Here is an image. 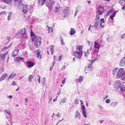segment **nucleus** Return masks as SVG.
Wrapping results in <instances>:
<instances>
[{
  "instance_id": "nucleus-64",
  "label": "nucleus",
  "mask_w": 125,
  "mask_h": 125,
  "mask_svg": "<svg viewBox=\"0 0 125 125\" xmlns=\"http://www.w3.org/2000/svg\"><path fill=\"white\" fill-rule=\"evenodd\" d=\"M122 10H125V4L124 5L122 8Z\"/></svg>"
},
{
  "instance_id": "nucleus-47",
  "label": "nucleus",
  "mask_w": 125,
  "mask_h": 125,
  "mask_svg": "<svg viewBox=\"0 0 125 125\" xmlns=\"http://www.w3.org/2000/svg\"><path fill=\"white\" fill-rule=\"evenodd\" d=\"M74 103L75 104H78L79 102L78 100L77 99H76L74 100Z\"/></svg>"
},
{
  "instance_id": "nucleus-61",
  "label": "nucleus",
  "mask_w": 125,
  "mask_h": 125,
  "mask_svg": "<svg viewBox=\"0 0 125 125\" xmlns=\"http://www.w3.org/2000/svg\"><path fill=\"white\" fill-rule=\"evenodd\" d=\"M125 36V33L123 34L121 36V38L122 39H123Z\"/></svg>"
},
{
  "instance_id": "nucleus-50",
  "label": "nucleus",
  "mask_w": 125,
  "mask_h": 125,
  "mask_svg": "<svg viewBox=\"0 0 125 125\" xmlns=\"http://www.w3.org/2000/svg\"><path fill=\"white\" fill-rule=\"evenodd\" d=\"M88 70L90 71L91 72L92 71L93 69V67H91L90 68H88Z\"/></svg>"
},
{
  "instance_id": "nucleus-6",
  "label": "nucleus",
  "mask_w": 125,
  "mask_h": 125,
  "mask_svg": "<svg viewBox=\"0 0 125 125\" xmlns=\"http://www.w3.org/2000/svg\"><path fill=\"white\" fill-rule=\"evenodd\" d=\"M70 9L69 7H66L63 10V12L64 14H66V15H68L70 14Z\"/></svg>"
},
{
  "instance_id": "nucleus-38",
  "label": "nucleus",
  "mask_w": 125,
  "mask_h": 125,
  "mask_svg": "<svg viewBox=\"0 0 125 125\" xmlns=\"http://www.w3.org/2000/svg\"><path fill=\"white\" fill-rule=\"evenodd\" d=\"M0 55L1 58L3 59H5V58L6 57V56L4 54H1Z\"/></svg>"
},
{
  "instance_id": "nucleus-18",
  "label": "nucleus",
  "mask_w": 125,
  "mask_h": 125,
  "mask_svg": "<svg viewBox=\"0 0 125 125\" xmlns=\"http://www.w3.org/2000/svg\"><path fill=\"white\" fill-rule=\"evenodd\" d=\"M80 116V114L79 112L77 110L75 111V118H77L78 117H79Z\"/></svg>"
},
{
  "instance_id": "nucleus-46",
  "label": "nucleus",
  "mask_w": 125,
  "mask_h": 125,
  "mask_svg": "<svg viewBox=\"0 0 125 125\" xmlns=\"http://www.w3.org/2000/svg\"><path fill=\"white\" fill-rule=\"evenodd\" d=\"M62 59V56L61 55H60L59 56L58 59V61H60Z\"/></svg>"
},
{
  "instance_id": "nucleus-2",
  "label": "nucleus",
  "mask_w": 125,
  "mask_h": 125,
  "mask_svg": "<svg viewBox=\"0 0 125 125\" xmlns=\"http://www.w3.org/2000/svg\"><path fill=\"white\" fill-rule=\"evenodd\" d=\"M55 3V1L53 0H48L45 2L46 5L48 8V12H52L53 8V6Z\"/></svg>"
},
{
  "instance_id": "nucleus-20",
  "label": "nucleus",
  "mask_w": 125,
  "mask_h": 125,
  "mask_svg": "<svg viewBox=\"0 0 125 125\" xmlns=\"http://www.w3.org/2000/svg\"><path fill=\"white\" fill-rule=\"evenodd\" d=\"M118 68V67L115 68L113 70L112 73L113 75H114L115 74Z\"/></svg>"
},
{
  "instance_id": "nucleus-58",
  "label": "nucleus",
  "mask_w": 125,
  "mask_h": 125,
  "mask_svg": "<svg viewBox=\"0 0 125 125\" xmlns=\"http://www.w3.org/2000/svg\"><path fill=\"white\" fill-rule=\"evenodd\" d=\"M66 79V78H65L62 81V84H64L65 82V79Z\"/></svg>"
},
{
  "instance_id": "nucleus-17",
  "label": "nucleus",
  "mask_w": 125,
  "mask_h": 125,
  "mask_svg": "<svg viewBox=\"0 0 125 125\" xmlns=\"http://www.w3.org/2000/svg\"><path fill=\"white\" fill-rule=\"evenodd\" d=\"M18 32L21 33H21L24 35L25 33V28H24L22 29H21Z\"/></svg>"
},
{
  "instance_id": "nucleus-56",
  "label": "nucleus",
  "mask_w": 125,
  "mask_h": 125,
  "mask_svg": "<svg viewBox=\"0 0 125 125\" xmlns=\"http://www.w3.org/2000/svg\"><path fill=\"white\" fill-rule=\"evenodd\" d=\"M100 21L101 22L104 23V19L103 18H102L100 19Z\"/></svg>"
},
{
  "instance_id": "nucleus-63",
  "label": "nucleus",
  "mask_w": 125,
  "mask_h": 125,
  "mask_svg": "<svg viewBox=\"0 0 125 125\" xmlns=\"http://www.w3.org/2000/svg\"><path fill=\"white\" fill-rule=\"evenodd\" d=\"M66 67L65 65H64L63 67V68H62V70H64L65 68H66Z\"/></svg>"
},
{
  "instance_id": "nucleus-43",
  "label": "nucleus",
  "mask_w": 125,
  "mask_h": 125,
  "mask_svg": "<svg viewBox=\"0 0 125 125\" xmlns=\"http://www.w3.org/2000/svg\"><path fill=\"white\" fill-rule=\"evenodd\" d=\"M5 111L6 113L10 116V117L12 115L10 113V112L7 111L6 110H5Z\"/></svg>"
},
{
  "instance_id": "nucleus-62",
  "label": "nucleus",
  "mask_w": 125,
  "mask_h": 125,
  "mask_svg": "<svg viewBox=\"0 0 125 125\" xmlns=\"http://www.w3.org/2000/svg\"><path fill=\"white\" fill-rule=\"evenodd\" d=\"M43 83H44H44L45 82V78H43Z\"/></svg>"
},
{
  "instance_id": "nucleus-9",
  "label": "nucleus",
  "mask_w": 125,
  "mask_h": 125,
  "mask_svg": "<svg viewBox=\"0 0 125 125\" xmlns=\"http://www.w3.org/2000/svg\"><path fill=\"white\" fill-rule=\"evenodd\" d=\"M19 51V50H14L12 52V56L13 57H15L16 56L17 54H18V52Z\"/></svg>"
},
{
  "instance_id": "nucleus-21",
  "label": "nucleus",
  "mask_w": 125,
  "mask_h": 125,
  "mask_svg": "<svg viewBox=\"0 0 125 125\" xmlns=\"http://www.w3.org/2000/svg\"><path fill=\"white\" fill-rule=\"evenodd\" d=\"M117 102H112L110 104V105L111 106L115 107L117 105Z\"/></svg>"
},
{
  "instance_id": "nucleus-16",
  "label": "nucleus",
  "mask_w": 125,
  "mask_h": 125,
  "mask_svg": "<svg viewBox=\"0 0 125 125\" xmlns=\"http://www.w3.org/2000/svg\"><path fill=\"white\" fill-rule=\"evenodd\" d=\"M120 87L121 91L124 92L125 91V85H121L120 86Z\"/></svg>"
},
{
  "instance_id": "nucleus-33",
  "label": "nucleus",
  "mask_w": 125,
  "mask_h": 125,
  "mask_svg": "<svg viewBox=\"0 0 125 125\" xmlns=\"http://www.w3.org/2000/svg\"><path fill=\"white\" fill-rule=\"evenodd\" d=\"M66 99L65 98H64L62 99L60 101V103L61 104V103H65L66 102Z\"/></svg>"
},
{
  "instance_id": "nucleus-53",
  "label": "nucleus",
  "mask_w": 125,
  "mask_h": 125,
  "mask_svg": "<svg viewBox=\"0 0 125 125\" xmlns=\"http://www.w3.org/2000/svg\"><path fill=\"white\" fill-rule=\"evenodd\" d=\"M38 77H39L38 78V80L39 83H40V75H38Z\"/></svg>"
},
{
  "instance_id": "nucleus-60",
  "label": "nucleus",
  "mask_w": 125,
  "mask_h": 125,
  "mask_svg": "<svg viewBox=\"0 0 125 125\" xmlns=\"http://www.w3.org/2000/svg\"><path fill=\"white\" fill-rule=\"evenodd\" d=\"M108 97V95H107L105 97H104V100H105L106 98H107Z\"/></svg>"
},
{
  "instance_id": "nucleus-31",
  "label": "nucleus",
  "mask_w": 125,
  "mask_h": 125,
  "mask_svg": "<svg viewBox=\"0 0 125 125\" xmlns=\"http://www.w3.org/2000/svg\"><path fill=\"white\" fill-rule=\"evenodd\" d=\"M119 3L120 5H122L125 3V0H119Z\"/></svg>"
},
{
  "instance_id": "nucleus-12",
  "label": "nucleus",
  "mask_w": 125,
  "mask_h": 125,
  "mask_svg": "<svg viewBox=\"0 0 125 125\" xmlns=\"http://www.w3.org/2000/svg\"><path fill=\"white\" fill-rule=\"evenodd\" d=\"M42 43V42H41V43H40V41L39 40H36L35 42V43H34V45L36 46L37 48H38L39 47V46H38V44L40 45V44H41Z\"/></svg>"
},
{
  "instance_id": "nucleus-45",
  "label": "nucleus",
  "mask_w": 125,
  "mask_h": 125,
  "mask_svg": "<svg viewBox=\"0 0 125 125\" xmlns=\"http://www.w3.org/2000/svg\"><path fill=\"white\" fill-rule=\"evenodd\" d=\"M81 109L82 110V111H84V110H85V107L84 106V105H83L82 106H81Z\"/></svg>"
},
{
  "instance_id": "nucleus-23",
  "label": "nucleus",
  "mask_w": 125,
  "mask_h": 125,
  "mask_svg": "<svg viewBox=\"0 0 125 125\" xmlns=\"http://www.w3.org/2000/svg\"><path fill=\"white\" fill-rule=\"evenodd\" d=\"M102 10H101L100 9H99L98 10V12L99 15H101L103 14V12L104 10H103V9L102 8Z\"/></svg>"
},
{
  "instance_id": "nucleus-29",
  "label": "nucleus",
  "mask_w": 125,
  "mask_h": 125,
  "mask_svg": "<svg viewBox=\"0 0 125 125\" xmlns=\"http://www.w3.org/2000/svg\"><path fill=\"white\" fill-rule=\"evenodd\" d=\"M18 47L19 48H20V49H22L24 48L23 45H22L21 44H19L18 45Z\"/></svg>"
},
{
  "instance_id": "nucleus-8",
  "label": "nucleus",
  "mask_w": 125,
  "mask_h": 125,
  "mask_svg": "<svg viewBox=\"0 0 125 125\" xmlns=\"http://www.w3.org/2000/svg\"><path fill=\"white\" fill-rule=\"evenodd\" d=\"M34 52L35 53H36L38 58H39V59H40L41 58L42 55H40V50H36Z\"/></svg>"
},
{
  "instance_id": "nucleus-49",
  "label": "nucleus",
  "mask_w": 125,
  "mask_h": 125,
  "mask_svg": "<svg viewBox=\"0 0 125 125\" xmlns=\"http://www.w3.org/2000/svg\"><path fill=\"white\" fill-rule=\"evenodd\" d=\"M121 82L119 81H118L117 82V86H119L120 87V86H121L122 85L121 84Z\"/></svg>"
},
{
  "instance_id": "nucleus-34",
  "label": "nucleus",
  "mask_w": 125,
  "mask_h": 125,
  "mask_svg": "<svg viewBox=\"0 0 125 125\" xmlns=\"http://www.w3.org/2000/svg\"><path fill=\"white\" fill-rule=\"evenodd\" d=\"M77 48L78 50L80 51L82 49L83 47L82 46L79 45L77 46Z\"/></svg>"
},
{
  "instance_id": "nucleus-26",
  "label": "nucleus",
  "mask_w": 125,
  "mask_h": 125,
  "mask_svg": "<svg viewBox=\"0 0 125 125\" xmlns=\"http://www.w3.org/2000/svg\"><path fill=\"white\" fill-rule=\"evenodd\" d=\"M83 54V52L82 51H79L78 52V58L80 59L82 57Z\"/></svg>"
},
{
  "instance_id": "nucleus-15",
  "label": "nucleus",
  "mask_w": 125,
  "mask_h": 125,
  "mask_svg": "<svg viewBox=\"0 0 125 125\" xmlns=\"http://www.w3.org/2000/svg\"><path fill=\"white\" fill-rule=\"evenodd\" d=\"M3 1L8 4L10 5L12 2V0H4Z\"/></svg>"
},
{
  "instance_id": "nucleus-25",
  "label": "nucleus",
  "mask_w": 125,
  "mask_h": 125,
  "mask_svg": "<svg viewBox=\"0 0 125 125\" xmlns=\"http://www.w3.org/2000/svg\"><path fill=\"white\" fill-rule=\"evenodd\" d=\"M99 21L98 20H95V24L94 25V27H97L99 23Z\"/></svg>"
},
{
  "instance_id": "nucleus-51",
  "label": "nucleus",
  "mask_w": 125,
  "mask_h": 125,
  "mask_svg": "<svg viewBox=\"0 0 125 125\" xmlns=\"http://www.w3.org/2000/svg\"><path fill=\"white\" fill-rule=\"evenodd\" d=\"M6 11H2L0 12V15L2 14H5V13H6Z\"/></svg>"
},
{
  "instance_id": "nucleus-13",
  "label": "nucleus",
  "mask_w": 125,
  "mask_h": 125,
  "mask_svg": "<svg viewBox=\"0 0 125 125\" xmlns=\"http://www.w3.org/2000/svg\"><path fill=\"white\" fill-rule=\"evenodd\" d=\"M94 47L95 48H97V49H99L100 48V45L98 42H95Z\"/></svg>"
},
{
  "instance_id": "nucleus-55",
  "label": "nucleus",
  "mask_w": 125,
  "mask_h": 125,
  "mask_svg": "<svg viewBox=\"0 0 125 125\" xmlns=\"http://www.w3.org/2000/svg\"><path fill=\"white\" fill-rule=\"evenodd\" d=\"M92 65H93L92 64H91L89 63L87 66L88 68L93 67V66H92Z\"/></svg>"
},
{
  "instance_id": "nucleus-27",
  "label": "nucleus",
  "mask_w": 125,
  "mask_h": 125,
  "mask_svg": "<svg viewBox=\"0 0 125 125\" xmlns=\"http://www.w3.org/2000/svg\"><path fill=\"white\" fill-rule=\"evenodd\" d=\"M116 13V12H113V14L111 15L110 18L111 20H114L113 17L115 16Z\"/></svg>"
},
{
  "instance_id": "nucleus-30",
  "label": "nucleus",
  "mask_w": 125,
  "mask_h": 125,
  "mask_svg": "<svg viewBox=\"0 0 125 125\" xmlns=\"http://www.w3.org/2000/svg\"><path fill=\"white\" fill-rule=\"evenodd\" d=\"M59 11V8H58V7H56L54 10L55 12L56 13H57V12H58Z\"/></svg>"
},
{
  "instance_id": "nucleus-1",
  "label": "nucleus",
  "mask_w": 125,
  "mask_h": 125,
  "mask_svg": "<svg viewBox=\"0 0 125 125\" xmlns=\"http://www.w3.org/2000/svg\"><path fill=\"white\" fill-rule=\"evenodd\" d=\"M116 77L120 78L122 80H125V73L123 68H119L117 72Z\"/></svg>"
},
{
  "instance_id": "nucleus-28",
  "label": "nucleus",
  "mask_w": 125,
  "mask_h": 125,
  "mask_svg": "<svg viewBox=\"0 0 125 125\" xmlns=\"http://www.w3.org/2000/svg\"><path fill=\"white\" fill-rule=\"evenodd\" d=\"M24 35V34H22L21 33H21H19V32H18V33H17V35L19 37L23 38V36Z\"/></svg>"
},
{
  "instance_id": "nucleus-10",
  "label": "nucleus",
  "mask_w": 125,
  "mask_h": 125,
  "mask_svg": "<svg viewBox=\"0 0 125 125\" xmlns=\"http://www.w3.org/2000/svg\"><path fill=\"white\" fill-rule=\"evenodd\" d=\"M45 1V0H38V3L39 5H41L42 6L44 5Z\"/></svg>"
},
{
  "instance_id": "nucleus-57",
  "label": "nucleus",
  "mask_w": 125,
  "mask_h": 125,
  "mask_svg": "<svg viewBox=\"0 0 125 125\" xmlns=\"http://www.w3.org/2000/svg\"><path fill=\"white\" fill-rule=\"evenodd\" d=\"M9 48V47L8 46H6V47H4L3 48V50H6V49H8V48Z\"/></svg>"
},
{
  "instance_id": "nucleus-42",
  "label": "nucleus",
  "mask_w": 125,
  "mask_h": 125,
  "mask_svg": "<svg viewBox=\"0 0 125 125\" xmlns=\"http://www.w3.org/2000/svg\"><path fill=\"white\" fill-rule=\"evenodd\" d=\"M31 36L32 37H35V35L34 33L32 31H31Z\"/></svg>"
},
{
  "instance_id": "nucleus-19",
  "label": "nucleus",
  "mask_w": 125,
  "mask_h": 125,
  "mask_svg": "<svg viewBox=\"0 0 125 125\" xmlns=\"http://www.w3.org/2000/svg\"><path fill=\"white\" fill-rule=\"evenodd\" d=\"M75 31L73 28H71L70 32V34L71 35H73L75 33Z\"/></svg>"
},
{
  "instance_id": "nucleus-22",
  "label": "nucleus",
  "mask_w": 125,
  "mask_h": 125,
  "mask_svg": "<svg viewBox=\"0 0 125 125\" xmlns=\"http://www.w3.org/2000/svg\"><path fill=\"white\" fill-rule=\"evenodd\" d=\"M83 77L82 76H80L78 78V79H77L76 80V81H77L78 80V81H79V82H81L83 81Z\"/></svg>"
},
{
  "instance_id": "nucleus-59",
  "label": "nucleus",
  "mask_w": 125,
  "mask_h": 125,
  "mask_svg": "<svg viewBox=\"0 0 125 125\" xmlns=\"http://www.w3.org/2000/svg\"><path fill=\"white\" fill-rule=\"evenodd\" d=\"M56 115L58 117H60L61 116V115L59 113H58V114Z\"/></svg>"
},
{
  "instance_id": "nucleus-11",
  "label": "nucleus",
  "mask_w": 125,
  "mask_h": 125,
  "mask_svg": "<svg viewBox=\"0 0 125 125\" xmlns=\"http://www.w3.org/2000/svg\"><path fill=\"white\" fill-rule=\"evenodd\" d=\"M7 75H8L6 73L3 74L0 78V82L5 79L6 78Z\"/></svg>"
},
{
  "instance_id": "nucleus-44",
  "label": "nucleus",
  "mask_w": 125,
  "mask_h": 125,
  "mask_svg": "<svg viewBox=\"0 0 125 125\" xmlns=\"http://www.w3.org/2000/svg\"><path fill=\"white\" fill-rule=\"evenodd\" d=\"M110 102V100L109 99H107L105 101V102L107 104L109 103Z\"/></svg>"
},
{
  "instance_id": "nucleus-35",
  "label": "nucleus",
  "mask_w": 125,
  "mask_h": 125,
  "mask_svg": "<svg viewBox=\"0 0 125 125\" xmlns=\"http://www.w3.org/2000/svg\"><path fill=\"white\" fill-rule=\"evenodd\" d=\"M33 78V76L32 75H29V82H31V79H32Z\"/></svg>"
},
{
  "instance_id": "nucleus-48",
  "label": "nucleus",
  "mask_w": 125,
  "mask_h": 125,
  "mask_svg": "<svg viewBox=\"0 0 125 125\" xmlns=\"http://www.w3.org/2000/svg\"><path fill=\"white\" fill-rule=\"evenodd\" d=\"M17 84V83H15V81H13L12 82V83H11V85H15Z\"/></svg>"
},
{
  "instance_id": "nucleus-54",
  "label": "nucleus",
  "mask_w": 125,
  "mask_h": 125,
  "mask_svg": "<svg viewBox=\"0 0 125 125\" xmlns=\"http://www.w3.org/2000/svg\"><path fill=\"white\" fill-rule=\"evenodd\" d=\"M89 61H90L91 63H90L91 64H92V65H93V63H94V60H89Z\"/></svg>"
},
{
  "instance_id": "nucleus-39",
  "label": "nucleus",
  "mask_w": 125,
  "mask_h": 125,
  "mask_svg": "<svg viewBox=\"0 0 125 125\" xmlns=\"http://www.w3.org/2000/svg\"><path fill=\"white\" fill-rule=\"evenodd\" d=\"M78 11L79 10H78V8H76L75 13L74 15V17H75Z\"/></svg>"
},
{
  "instance_id": "nucleus-40",
  "label": "nucleus",
  "mask_w": 125,
  "mask_h": 125,
  "mask_svg": "<svg viewBox=\"0 0 125 125\" xmlns=\"http://www.w3.org/2000/svg\"><path fill=\"white\" fill-rule=\"evenodd\" d=\"M54 46L53 45H51L49 47V48L51 50V51H53L54 50Z\"/></svg>"
},
{
  "instance_id": "nucleus-24",
  "label": "nucleus",
  "mask_w": 125,
  "mask_h": 125,
  "mask_svg": "<svg viewBox=\"0 0 125 125\" xmlns=\"http://www.w3.org/2000/svg\"><path fill=\"white\" fill-rule=\"evenodd\" d=\"M114 11V10L113 9H111L108 12L106 13V16H109L110 14L111 13H112Z\"/></svg>"
},
{
  "instance_id": "nucleus-36",
  "label": "nucleus",
  "mask_w": 125,
  "mask_h": 125,
  "mask_svg": "<svg viewBox=\"0 0 125 125\" xmlns=\"http://www.w3.org/2000/svg\"><path fill=\"white\" fill-rule=\"evenodd\" d=\"M60 39L61 42V44L62 45H63L64 44V42L63 41V39L62 37L61 36L60 37Z\"/></svg>"
},
{
  "instance_id": "nucleus-4",
  "label": "nucleus",
  "mask_w": 125,
  "mask_h": 125,
  "mask_svg": "<svg viewBox=\"0 0 125 125\" xmlns=\"http://www.w3.org/2000/svg\"><path fill=\"white\" fill-rule=\"evenodd\" d=\"M24 60V58L20 56L17 57L14 60L15 62H20Z\"/></svg>"
},
{
  "instance_id": "nucleus-41",
  "label": "nucleus",
  "mask_w": 125,
  "mask_h": 125,
  "mask_svg": "<svg viewBox=\"0 0 125 125\" xmlns=\"http://www.w3.org/2000/svg\"><path fill=\"white\" fill-rule=\"evenodd\" d=\"M96 18H95V20H98L99 21V17L98 15V14H96Z\"/></svg>"
},
{
  "instance_id": "nucleus-5",
  "label": "nucleus",
  "mask_w": 125,
  "mask_h": 125,
  "mask_svg": "<svg viewBox=\"0 0 125 125\" xmlns=\"http://www.w3.org/2000/svg\"><path fill=\"white\" fill-rule=\"evenodd\" d=\"M119 65L123 67L125 65V57H124L121 60L119 63Z\"/></svg>"
},
{
  "instance_id": "nucleus-7",
  "label": "nucleus",
  "mask_w": 125,
  "mask_h": 125,
  "mask_svg": "<svg viewBox=\"0 0 125 125\" xmlns=\"http://www.w3.org/2000/svg\"><path fill=\"white\" fill-rule=\"evenodd\" d=\"M27 66L29 68H30L33 66L35 64L34 63L31 61H28L26 62Z\"/></svg>"
},
{
  "instance_id": "nucleus-3",
  "label": "nucleus",
  "mask_w": 125,
  "mask_h": 125,
  "mask_svg": "<svg viewBox=\"0 0 125 125\" xmlns=\"http://www.w3.org/2000/svg\"><path fill=\"white\" fill-rule=\"evenodd\" d=\"M22 1L19 2L18 4L19 7H22V11L24 14L26 13L28 11L27 5L26 4H23L22 3Z\"/></svg>"
},
{
  "instance_id": "nucleus-37",
  "label": "nucleus",
  "mask_w": 125,
  "mask_h": 125,
  "mask_svg": "<svg viewBox=\"0 0 125 125\" xmlns=\"http://www.w3.org/2000/svg\"><path fill=\"white\" fill-rule=\"evenodd\" d=\"M82 112L83 115V116L85 117H87V115H86V112L85 110H83L82 111Z\"/></svg>"
},
{
  "instance_id": "nucleus-52",
  "label": "nucleus",
  "mask_w": 125,
  "mask_h": 125,
  "mask_svg": "<svg viewBox=\"0 0 125 125\" xmlns=\"http://www.w3.org/2000/svg\"><path fill=\"white\" fill-rule=\"evenodd\" d=\"M104 23L103 22H100V25L102 27V28L104 27Z\"/></svg>"
},
{
  "instance_id": "nucleus-14",
  "label": "nucleus",
  "mask_w": 125,
  "mask_h": 125,
  "mask_svg": "<svg viewBox=\"0 0 125 125\" xmlns=\"http://www.w3.org/2000/svg\"><path fill=\"white\" fill-rule=\"evenodd\" d=\"M16 76V74L15 73H11L9 76L7 80H9L10 79L13 78Z\"/></svg>"
},
{
  "instance_id": "nucleus-32",
  "label": "nucleus",
  "mask_w": 125,
  "mask_h": 125,
  "mask_svg": "<svg viewBox=\"0 0 125 125\" xmlns=\"http://www.w3.org/2000/svg\"><path fill=\"white\" fill-rule=\"evenodd\" d=\"M35 39H36L37 40H39L40 41V43H41V40L42 39L41 37L36 36V37H35Z\"/></svg>"
}]
</instances>
